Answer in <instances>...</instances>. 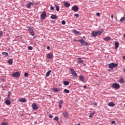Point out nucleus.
Returning a JSON list of instances; mask_svg holds the SVG:
<instances>
[{
    "label": "nucleus",
    "mask_w": 125,
    "mask_h": 125,
    "mask_svg": "<svg viewBox=\"0 0 125 125\" xmlns=\"http://www.w3.org/2000/svg\"><path fill=\"white\" fill-rule=\"evenodd\" d=\"M27 30L29 32V34L32 37L35 36V31H34V27H31L29 26L27 27Z\"/></svg>",
    "instance_id": "obj_1"
},
{
    "label": "nucleus",
    "mask_w": 125,
    "mask_h": 125,
    "mask_svg": "<svg viewBox=\"0 0 125 125\" xmlns=\"http://www.w3.org/2000/svg\"><path fill=\"white\" fill-rule=\"evenodd\" d=\"M78 42H80L81 43V44H83V45H84L85 46H87L89 45V44L87 43L86 42H85L83 39H82L78 40Z\"/></svg>",
    "instance_id": "obj_2"
},
{
    "label": "nucleus",
    "mask_w": 125,
    "mask_h": 125,
    "mask_svg": "<svg viewBox=\"0 0 125 125\" xmlns=\"http://www.w3.org/2000/svg\"><path fill=\"white\" fill-rule=\"evenodd\" d=\"M117 66L118 63H114V62H111L108 64V68H109V69H111V70H113L114 67H117Z\"/></svg>",
    "instance_id": "obj_3"
},
{
    "label": "nucleus",
    "mask_w": 125,
    "mask_h": 125,
    "mask_svg": "<svg viewBox=\"0 0 125 125\" xmlns=\"http://www.w3.org/2000/svg\"><path fill=\"white\" fill-rule=\"evenodd\" d=\"M40 17L41 20H44L45 17H46V12H45V11H43L41 14Z\"/></svg>",
    "instance_id": "obj_4"
},
{
    "label": "nucleus",
    "mask_w": 125,
    "mask_h": 125,
    "mask_svg": "<svg viewBox=\"0 0 125 125\" xmlns=\"http://www.w3.org/2000/svg\"><path fill=\"white\" fill-rule=\"evenodd\" d=\"M112 87L115 88V89H119L120 88V84L118 83H114L112 85Z\"/></svg>",
    "instance_id": "obj_5"
},
{
    "label": "nucleus",
    "mask_w": 125,
    "mask_h": 125,
    "mask_svg": "<svg viewBox=\"0 0 125 125\" xmlns=\"http://www.w3.org/2000/svg\"><path fill=\"white\" fill-rule=\"evenodd\" d=\"M32 107L33 110H34V111H37V110H38V109H39V107L37 105V104H36L35 103L32 104Z\"/></svg>",
    "instance_id": "obj_6"
},
{
    "label": "nucleus",
    "mask_w": 125,
    "mask_h": 125,
    "mask_svg": "<svg viewBox=\"0 0 125 125\" xmlns=\"http://www.w3.org/2000/svg\"><path fill=\"white\" fill-rule=\"evenodd\" d=\"M20 76V72H16L13 73L12 74V76L14 77V78H18Z\"/></svg>",
    "instance_id": "obj_7"
},
{
    "label": "nucleus",
    "mask_w": 125,
    "mask_h": 125,
    "mask_svg": "<svg viewBox=\"0 0 125 125\" xmlns=\"http://www.w3.org/2000/svg\"><path fill=\"white\" fill-rule=\"evenodd\" d=\"M69 70L70 72H71L73 76H74V77H76V76H78L77 72H76V71H75V70H74L73 68H70Z\"/></svg>",
    "instance_id": "obj_8"
},
{
    "label": "nucleus",
    "mask_w": 125,
    "mask_h": 125,
    "mask_svg": "<svg viewBox=\"0 0 125 125\" xmlns=\"http://www.w3.org/2000/svg\"><path fill=\"white\" fill-rule=\"evenodd\" d=\"M79 80L81 81V82H82L83 83H84L85 81V78H84V76L83 75H80L79 76Z\"/></svg>",
    "instance_id": "obj_9"
},
{
    "label": "nucleus",
    "mask_w": 125,
    "mask_h": 125,
    "mask_svg": "<svg viewBox=\"0 0 125 125\" xmlns=\"http://www.w3.org/2000/svg\"><path fill=\"white\" fill-rule=\"evenodd\" d=\"M35 5V3L30 2L29 3H28L27 4L25 5V7H26V8L30 9L31 8V5Z\"/></svg>",
    "instance_id": "obj_10"
},
{
    "label": "nucleus",
    "mask_w": 125,
    "mask_h": 125,
    "mask_svg": "<svg viewBox=\"0 0 125 125\" xmlns=\"http://www.w3.org/2000/svg\"><path fill=\"white\" fill-rule=\"evenodd\" d=\"M72 10H73V11H75V12H77L79 11V7H78V6L77 5L74 6L72 7Z\"/></svg>",
    "instance_id": "obj_11"
},
{
    "label": "nucleus",
    "mask_w": 125,
    "mask_h": 125,
    "mask_svg": "<svg viewBox=\"0 0 125 125\" xmlns=\"http://www.w3.org/2000/svg\"><path fill=\"white\" fill-rule=\"evenodd\" d=\"M53 57V55L51 54V53H49L47 55V58L48 59H51V58H52Z\"/></svg>",
    "instance_id": "obj_12"
},
{
    "label": "nucleus",
    "mask_w": 125,
    "mask_h": 125,
    "mask_svg": "<svg viewBox=\"0 0 125 125\" xmlns=\"http://www.w3.org/2000/svg\"><path fill=\"white\" fill-rule=\"evenodd\" d=\"M63 117H64V118H68L69 117V113L64 111L63 112Z\"/></svg>",
    "instance_id": "obj_13"
},
{
    "label": "nucleus",
    "mask_w": 125,
    "mask_h": 125,
    "mask_svg": "<svg viewBox=\"0 0 125 125\" xmlns=\"http://www.w3.org/2000/svg\"><path fill=\"white\" fill-rule=\"evenodd\" d=\"M73 32L74 34H75V35H82V33H81V32L77 31V30H73Z\"/></svg>",
    "instance_id": "obj_14"
},
{
    "label": "nucleus",
    "mask_w": 125,
    "mask_h": 125,
    "mask_svg": "<svg viewBox=\"0 0 125 125\" xmlns=\"http://www.w3.org/2000/svg\"><path fill=\"white\" fill-rule=\"evenodd\" d=\"M91 36H92L93 37H94V38H96V37H97V33L96 32V31H93L91 33Z\"/></svg>",
    "instance_id": "obj_15"
},
{
    "label": "nucleus",
    "mask_w": 125,
    "mask_h": 125,
    "mask_svg": "<svg viewBox=\"0 0 125 125\" xmlns=\"http://www.w3.org/2000/svg\"><path fill=\"white\" fill-rule=\"evenodd\" d=\"M118 82L120 83H125V79L121 77Z\"/></svg>",
    "instance_id": "obj_16"
},
{
    "label": "nucleus",
    "mask_w": 125,
    "mask_h": 125,
    "mask_svg": "<svg viewBox=\"0 0 125 125\" xmlns=\"http://www.w3.org/2000/svg\"><path fill=\"white\" fill-rule=\"evenodd\" d=\"M52 90L53 91H54V92H59V91H60V90H59V89L55 87L53 88Z\"/></svg>",
    "instance_id": "obj_17"
},
{
    "label": "nucleus",
    "mask_w": 125,
    "mask_h": 125,
    "mask_svg": "<svg viewBox=\"0 0 125 125\" xmlns=\"http://www.w3.org/2000/svg\"><path fill=\"white\" fill-rule=\"evenodd\" d=\"M19 102H22V103H25L26 102V99L25 98H21L19 99Z\"/></svg>",
    "instance_id": "obj_18"
},
{
    "label": "nucleus",
    "mask_w": 125,
    "mask_h": 125,
    "mask_svg": "<svg viewBox=\"0 0 125 125\" xmlns=\"http://www.w3.org/2000/svg\"><path fill=\"white\" fill-rule=\"evenodd\" d=\"M120 43H119L118 42H116L115 43V49H117L119 47Z\"/></svg>",
    "instance_id": "obj_19"
},
{
    "label": "nucleus",
    "mask_w": 125,
    "mask_h": 125,
    "mask_svg": "<svg viewBox=\"0 0 125 125\" xmlns=\"http://www.w3.org/2000/svg\"><path fill=\"white\" fill-rule=\"evenodd\" d=\"M5 102L6 105H10L11 104L10 100H6Z\"/></svg>",
    "instance_id": "obj_20"
},
{
    "label": "nucleus",
    "mask_w": 125,
    "mask_h": 125,
    "mask_svg": "<svg viewBox=\"0 0 125 125\" xmlns=\"http://www.w3.org/2000/svg\"><path fill=\"white\" fill-rule=\"evenodd\" d=\"M64 5L65 7H69L70 4V3L68 2H65L64 3Z\"/></svg>",
    "instance_id": "obj_21"
},
{
    "label": "nucleus",
    "mask_w": 125,
    "mask_h": 125,
    "mask_svg": "<svg viewBox=\"0 0 125 125\" xmlns=\"http://www.w3.org/2000/svg\"><path fill=\"white\" fill-rule=\"evenodd\" d=\"M8 63L9 64V65H12L13 63V60L12 59H10L8 61Z\"/></svg>",
    "instance_id": "obj_22"
},
{
    "label": "nucleus",
    "mask_w": 125,
    "mask_h": 125,
    "mask_svg": "<svg viewBox=\"0 0 125 125\" xmlns=\"http://www.w3.org/2000/svg\"><path fill=\"white\" fill-rule=\"evenodd\" d=\"M77 59L78 60L77 63H83V60H82V58H79Z\"/></svg>",
    "instance_id": "obj_23"
},
{
    "label": "nucleus",
    "mask_w": 125,
    "mask_h": 125,
    "mask_svg": "<svg viewBox=\"0 0 125 125\" xmlns=\"http://www.w3.org/2000/svg\"><path fill=\"white\" fill-rule=\"evenodd\" d=\"M108 106L109 107H114V106H115V104L113 102H110L108 104Z\"/></svg>",
    "instance_id": "obj_24"
},
{
    "label": "nucleus",
    "mask_w": 125,
    "mask_h": 125,
    "mask_svg": "<svg viewBox=\"0 0 125 125\" xmlns=\"http://www.w3.org/2000/svg\"><path fill=\"white\" fill-rule=\"evenodd\" d=\"M51 19H57V16L56 15H52L51 16Z\"/></svg>",
    "instance_id": "obj_25"
},
{
    "label": "nucleus",
    "mask_w": 125,
    "mask_h": 125,
    "mask_svg": "<svg viewBox=\"0 0 125 125\" xmlns=\"http://www.w3.org/2000/svg\"><path fill=\"white\" fill-rule=\"evenodd\" d=\"M50 73H51V70H49L48 71H47L46 73V77H49Z\"/></svg>",
    "instance_id": "obj_26"
},
{
    "label": "nucleus",
    "mask_w": 125,
    "mask_h": 125,
    "mask_svg": "<svg viewBox=\"0 0 125 125\" xmlns=\"http://www.w3.org/2000/svg\"><path fill=\"white\" fill-rule=\"evenodd\" d=\"M69 83L68 81H64L63 82V84L64 85H69Z\"/></svg>",
    "instance_id": "obj_27"
},
{
    "label": "nucleus",
    "mask_w": 125,
    "mask_h": 125,
    "mask_svg": "<svg viewBox=\"0 0 125 125\" xmlns=\"http://www.w3.org/2000/svg\"><path fill=\"white\" fill-rule=\"evenodd\" d=\"M63 92H64V93H70V90L67 89H64Z\"/></svg>",
    "instance_id": "obj_28"
},
{
    "label": "nucleus",
    "mask_w": 125,
    "mask_h": 125,
    "mask_svg": "<svg viewBox=\"0 0 125 125\" xmlns=\"http://www.w3.org/2000/svg\"><path fill=\"white\" fill-rule=\"evenodd\" d=\"M110 39H111V38H110L109 37H106L104 38V41H110Z\"/></svg>",
    "instance_id": "obj_29"
},
{
    "label": "nucleus",
    "mask_w": 125,
    "mask_h": 125,
    "mask_svg": "<svg viewBox=\"0 0 125 125\" xmlns=\"http://www.w3.org/2000/svg\"><path fill=\"white\" fill-rule=\"evenodd\" d=\"M2 55H5V56H8V53L7 52H2Z\"/></svg>",
    "instance_id": "obj_30"
},
{
    "label": "nucleus",
    "mask_w": 125,
    "mask_h": 125,
    "mask_svg": "<svg viewBox=\"0 0 125 125\" xmlns=\"http://www.w3.org/2000/svg\"><path fill=\"white\" fill-rule=\"evenodd\" d=\"M55 7H56V10H57V11H59V6H58V5H55Z\"/></svg>",
    "instance_id": "obj_31"
},
{
    "label": "nucleus",
    "mask_w": 125,
    "mask_h": 125,
    "mask_svg": "<svg viewBox=\"0 0 125 125\" xmlns=\"http://www.w3.org/2000/svg\"><path fill=\"white\" fill-rule=\"evenodd\" d=\"M97 33V36L98 35H99V36H100V35H101V34H102V31H96Z\"/></svg>",
    "instance_id": "obj_32"
},
{
    "label": "nucleus",
    "mask_w": 125,
    "mask_h": 125,
    "mask_svg": "<svg viewBox=\"0 0 125 125\" xmlns=\"http://www.w3.org/2000/svg\"><path fill=\"white\" fill-rule=\"evenodd\" d=\"M120 22H123V21H125V17H122L120 20Z\"/></svg>",
    "instance_id": "obj_33"
},
{
    "label": "nucleus",
    "mask_w": 125,
    "mask_h": 125,
    "mask_svg": "<svg viewBox=\"0 0 125 125\" xmlns=\"http://www.w3.org/2000/svg\"><path fill=\"white\" fill-rule=\"evenodd\" d=\"M1 125H8V123L7 122H3Z\"/></svg>",
    "instance_id": "obj_34"
},
{
    "label": "nucleus",
    "mask_w": 125,
    "mask_h": 125,
    "mask_svg": "<svg viewBox=\"0 0 125 125\" xmlns=\"http://www.w3.org/2000/svg\"><path fill=\"white\" fill-rule=\"evenodd\" d=\"M28 50H33V47L32 46H29L28 47Z\"/></svg>",
    "instance_id": "obj_35"
},
{
    "label": "nucleus",
    "mask_w": 125,
    "mask_h": 125,
    "mask_svg": "<svg viewBox=\"0 0 125 125\" xmlns=\"http://www.w3.org/2000/svg\"><path fill=\"white\" fill-rule=\"evenodd\" d=\"M54 121H56L57 122L59 120V118H58V117L56 116L54 118Z\"/></svg>",
    "instance_id": "obj_36"
},
{
    "label": "nucleus",
    "mask_w": 125,
    "mask_h": 125,
    "mask_svg": "<svg viewBox=\"0 0 125 125\" xmlns=\"http://www.w3.org/2000/svg\"><path fill=\"white\" fill-rule=\"evenodd\" d=\"M59 105H62L63 104V101L60 100L59 103Z\"/></svg>",
    "instance_id": "obj_37"
},
{
    "label": "nucleus",
    "mask_w": 125,
    "mask_h": 125,
    "mask_svg": "<svg viewBox=\"0 0 125 125\" xmlns=\"http://www.w3.org/2000/svg\"><path fill=\"white\" fill-rule=\"evenodd\" d=\"M74 16H75V17H76L77 18H79V14H75L74 15Z\"/></svg>",
    "instance_id": "obj_38"
},
{
    "label": "nucleus",
    "mask_w": 125,
    "mask_h": 125,
    "mask_svg": "<svg viewBox=\"0 0 125 125\" xmlns=\"http://www.w3.org/2000/svg\"><path fill=\"white\" fill-rule=\"evenodd\" d=\"M62 25H65L66 24V21H62Z\"/></svg>",
    "instance_id": "obj_39"
},
{
    "label": "nucleus",
    "mask_w": 125,
    "mask_h": 125,
    "mask_svg": "<svg viewBox=\"0 0 125 125\" xmlns=\"http://www.w3.org/2000/svg\"><path fill=\"white\" fill-rule=\"evenodd\" d=\"M51 10H54V7L52 6V5L50 7Z\"/></svg>",
    "instance_id": "obj_40"
},
{
    "label": "nucleus",
    "mask_w": 125,
    "mask_h": 125,
    "mask_svg": "<svg viewBox=\"0 0 125 125\" xmlns=\"http://www.w3.org/2000/svg\"><path fill=\"white\" fill-rule=\"evenodd\" d=\"M2 35H3V32L0 31V37H1V36H2Z\"/></svg>",
    "instance_id": "obj_41"
},
{
    "label": "nucleus",
    "mask_w": 125,
    "mask_h": 125,
    "mask_svg": "<svg viewBox=\"0 0 125 125\" xmlns=\"http://www.w3.org/2000/svg\"><path fill=\"white\" fill-rule=\"evenodd\" d=\"M49 118H53V116H52V115L51 114H50L49 115Z\"/></svg>",
    "instance_id": "obj_42"
},
{
    "label": "nucleus",
    "mask_w": 125,
    "mask_h": 125,
    "mask_svg": "<svg viewBox=\"0 0 125 125\" xmlns=\"http://www.w3.org/2000/svg\"><path fill=\"white\" fill-rule=\"evenodd\" d=\"M93 116V113H91L89 115V118H91Z\"/></svg>",
    "instance_id": "obj_43"
},
{
    "label": "nucleus",
    "mask_w": 125,
    "mask_h": 125,
    "mask_svg": "<svg viewBox=\"0 0 125 125\" xmlns=\"http://www.w3.org/2000/svg\"><path fill=\"white\" fill-rule=\"evenodd\" d=\"M96 15H97V16H100V13H99V12L97 13Z\"/></svg>",
    "instance_id": "obj_44"
},
{
    "label": "nucleus",
    "mask_w": 125,
    "mask_h": 125,
    "mask_svg": "<svg viewBox=\"0 0 125 125\" xmlns=\"http://www.w3.org/2000/svg\"><path fill=\"white\" fill-rule=\"evenodd\" d=\"M28 73H24V76L25 77H28Z\"/></svg>",
    "instance_id": "obj_45"
},
{
    "label": "nucleus",
    "mask_w": 125,
    "mask_h": 125,
    "mask_svg": "<svg viewBox=\"0 0 125 125\" xmlns=\"http://www.w3.org/2000/svg\"><path fill=\"white\" fill-rule=\"evenodd\" d=\"M111 124H112V125H114V124H116V121H112L111 122Z\"/></svg>",
    "instance_id": "obj_46"
},
{
    "label": "nucleus",
    "mask_w": 125,
    "mask_h": 125,
    "mask_svg": "<svg viewBox=\"0 0 125 125\" xmlns=\"http://www.w3.org/2000/svg\"><path fill=\"white\" fill-rule=\"evenodd\" d=\"M59 108L60 109H61V108H62V104H59Z\"/></svg>",
    "instance_id": "obj_47"
},
{
    "label": "nucleus",
    "mask_w": 125,
    "mask_h": 125,
    "mask_svg": "<svg viewBox=\"0 0 125 125\" xmlns=\"http://www.w3.org/2000/svg\"><path fill=\"white\" fill-rule=\"evenodd\" d=\"M83 88L86 89V88L87 87V86H86V85H84V86H83Z\"/></svg>",
    "instance_id": "obj_48"
},
{
    "label": "nucleus",
    "mask_w": 125,
    "mask_h": 125,
    "mask_svg": "<svg viewBox=\"0 0 125 125\" xmlns=\"http://www.w3.org/2000/svg\"><path fill=\"white\" fill-rule=\"evenodd\" d=\"M93 105H95V106H97V103H94Z\"/></svg>",
    "instance_id": "obj_49"
},
{
    "label": "nucleus",
    "mask_w": 125,
    "mask_h": 125,
    "mask_svg": "<svg viewBox=\"0 0 125 125\" xmlns=\"http://www.w3.org/2000/svg\"><path fill=\"white\" fill-rule=\"evenodd\" d=\"M47 49H48L49 50H50V46H47Z\"/></svg>",
    "instance_id": "obj_50"
},
{
    "label": "nucleus",
    "mask_w": 125,
    "mask_h": 125,
    "mask_svg": "<svg viewBox=\"0 0 125 125\" xmlns=\"http://www.w3.org/2000/svg\"><path fill=\"white\" fill-rule=\"evenodd\" d=\"M111 18H112V19H113V18H114V15H111Z\"/></svg>",
    "instance_id": "obj_51"
},
{
    "label": "nucleus",
    "mask_w": 125,
    "mask_h": 125,
    "mask_svg": "<svg viewBox=\"0 0 125 125\" xmlns=\"http://www.w3.org/2000/svg\"><path fill=\"white\" fill-rule=\"evenodd\" d=\"M123 59H124V60H125V56H124L123 57Z\"/></svg>",
    "instance_id": "obj_52"
},
{
    "label": "nucleus",
    "mask_w": 125,
    "mask_h": 125,
    "mask_svg": "<svg viewBox=\"0 0 125 125\" xmlns=\"http://www.w3.org/2000/svg\"><path fill=\"white\" fill-rule=\"evenodd\" d=\"M78 41H79V40H77V39H75V40H74V42H78Z\"/></svg>",
    "instance_id": "obj_53"
},
{
    "label": "nucleus",
    "mask_w": 125,
    "mask_h": 125,
    "mask_svg": "<svg viewBox=\"0 0 125 125\" xmlns=\"http://www.w3.org/2000/svg\"><path fill=\"white\" fill-rule=\"evenodd\" d=\"M124 38H125V34L124 35Z\"/></svg>",
    "instance_id": "obj_54"
},
{
    "label": "nucleus",
    "mask_w": 125,
    "mask_h": 125,
    "mask_svg": "<svg viewBox=\"0 0 125 125\" xmlns=\"http://www.w3.org/2000/svg\"><path fill=\"white\" fill-rule=\"evenodd\" d=\"M83 39H85V37H84V36L83 37Z\"/></svg>",
    "instance_id": "obj_55"
},
{
    "label": "nucleus",
    "mask_w": 125,
    "mask_h": 125,
    "mask_svg": "<svg viewBox=\"0 0 125 125\" xmlns=\"http://www.w3.org/2000/svg\"><path fill=\"white\" fill-rule=\"evenodd\" d=\"M124 72H125V68L124 69Z\"/></svg>",
    "instance_id": "obj_56"
},
{
    "label": "nucleus",
    "mask_w": 125,
    "mask_h": 125,
    "mask_svg": "<svg viewBox=\"0 0 125 125\" xmlns=\"http://www.w3.org/2000/svg\"><path fill=\"white\" fill-rule=\"evenodd\" d=\"M124 107H125V104L124 105Z\"/></svg>",
    "instance_id": "obj_57"
},
{
    "label": "nucleus",
    "mask_w": 125,
    "mask_h": 125,
    "mask_svg": "<svg viewBox=\"0 0 125 125\" xmlns=\"http://www.w3.org/2000/svg\"><path fill=\"white\" fill-rule=\"evenodd\" d=\"M0 98H1V97H0Z\"/></svg>",
    "instance_id": "obj_58"
}]
</instances>
